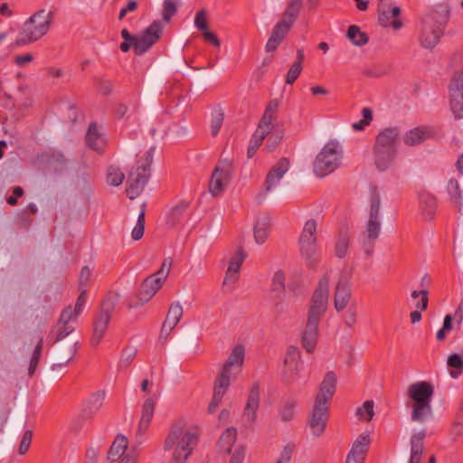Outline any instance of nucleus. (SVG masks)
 <instances>
[{
	"mask_svg": "<svg viewBox=\"0 0 463 463\" xmlns=\"http://www.w3.org/2000/svg\"><path fill=\"white\" fill-rule=\"evenodd\" d=\"M200 430L183 420H175L164 441V450L170 455L169 463H185L197 445Z\"/></svg>",
	"mask_w": 463,
	"mask_h": 463,
	"instance_id": "1",
	"label": "nucleus"
},
{
	"mask_svg": "<svg viewBox=\"0 0 463 463\" xmlns=\"http://www.w3.org/2000/svg\"><path fill=\"white\" fill-rule=\"evenodd\" d=\"M337 378L334 372H327L315 397L313 410L308 421L312 434L320 437L326 430L329 416V405L336 390Z\"/></svg>",
	"mask_w": 463,
	"mask_h": 463,
	"instance_id": "2",
	"label": "nucleus"
},
{
	"mask_svg": "<svg viewBox=\"0 0 463 463\" xmlns=\"http://www.w3.org/2000/svg\"><path fill=\"white\" fill-rule=\"evenodd\" d=\"M53 15V12L51 10L40 9L36 11L24 22L16 43L18 44H27L41 39L50 30Z\"/></svg>",
	"mask_w": 463,
	"mask_h": 463,
	"instance_id": "3",
	"label": "nucleus"
},
{
	"mask_svg": "<svg viewBox=\"0 0 463 463\" xmlns=\"http://www.w3.org/2000/svg\"><path fill=\"white\" fill-rule=\"evenodd\" d=\"M449 20L448 11H431L421 22L420 43L426 49H433L443 35Z\"/></svg>",
	"mask_w": 463,
	"mask_h": 463,
	"instance_id": "4",
	"label": "nucleus"
},
{
	"mask_svg": "<svg viewBox=\"0 0 463 463\" xmlns=\"http://www.w3.org/2000/svg\"><path fill=\"white\" fill-rule=\"evenodd\" d=\"M154 153L155 147L152 146L137 160L136 166L129 172L126 189L129 199L134 200L143 192L150 176V165Z\"/></svg>",
	"mask_w": 463,
	"mask_h": 463,
	"instance_id": "5",
	"label": "nucleus"
},
{
	"mask_svg": "<svg viewBox=\"0 0 463 463\" xmlns=\"http://www.w3.org/2000/svg\"><path fill=\"white\" fill-rule=\"evenodd\" d=\"M56 346L51 356V364L46 372V378L53 381L62 373V369L68 365L77 353L78 340L75 336L61 342H54Z\"/></svg>",
	"mask_w": 463,
	"mask_h": 463,
	"instance_id": "6",
	"label": "nucleus"
},
{
	"mask_svg": "<svg viewBox=\"0 0 463 463\" xmlns=\"http://www.w3.org/2000/svg\"><path fill=\"white\" fill-rule=\"evenodd\" d=\"M342 149L337 141L327 142L314 162V173L317 176L324 177L334 172L340 165Z\"/></svg>",
	"mask_w": 463,
	"mask_h": 463,
	"instance_id": "7",
	"label": "nucleus"
},
{
	"mask_svg": "<svg viewBox=\"0 0 463 463\" xmlns=\"http://www.w3.org/2000/svg\"><path fill=\"white\" fill-rule=\"evenodd\" d=\"M317 227L315 220H308L305 223L298 240L301 256L306 261V266L311 269H316L318 264V258L317 256Z\"/></svg>",
	"mask_w": 463,
	"mask_h": 463,
	"instance_id": "8",
	"label": "nucleus"
},
{
	"mask_svg": "<svg viewBox=\"0 0 463 463\" xmlns=\"http://www.w3.org/2000/svg\"><path fill=\"white\" fill-rule=\"evenodd\" d=\"M380 198L378 194H374L371 200L370 216L366 223V229L363 232V247L367 256H371L374 241L379 237L381 232V222L379 220Z\"/></svg>",
	"mask_w": 463,
	"mask_h": 463,
	"instance_id": "9",
	"label": "nucleus"
},
{
	"mask_svg": "<svg viewBox=\"0 0 463 463\" xmlns=\"http://www.w3.org/2000/svg\"><path fill=\"white\" fill-rule=\"evenodd\" d=\"M329 281L330 276L328 273H326L320 278L317 287L311 298L308 318H318L326 311L329 297Z\"/></svg>",
	"mask_w": 463,
	"mask_h": 463,
	"instance_id": "10",
	"label": "nucleus"
},
{
	"mask_svg": "<svg viewBox=\"0 0 463 463\" xmlns=\"http://www.w3.org/2000/svg\"><path fill=\"white\" fill-rule=\"evenodd\" d=\"M245 348L242 345H236L229 355L228 360L223 364L222 373L217 377L218 380L231 383L241 373L244 363Z\"/></svg>",
	"mask_w": 463,
	"mask_h": 463,
	"instance_id": "11",
	"label": "nucleus"
},
{
	"mask_svg": "<svg viewBox=\"0 0 463 463\" xmlns=\"http://www.w3.org/2000/svg\"><path fill=\"white\" fill-rule=\"evenodd\" d=\"M163 26L159 21H154L141 34L136 35L134 52L137 55L146 52L161 37Z\"/></svg>",
	"mask_w": 463,
	"mask_h": 463,
	"instance_id": "12",
	"label": "nucleus"
},
{
	"mask_svg": "<svg viewBox=\"0 0 463 463\" xmlns=\"http://www.w3.org/2000/svg\"><path fill=\"white\" fill-rule=\"evenodd\" d=\"M303 365L301 354L297 346L290 345L286 352L284 358V382L291 384L299 378V373Z\"/></svg>",
	"mask_w": 463,
	"mask_h": 463,
	"instance_id": "13",
	"label": "nucleus"
},
{
	"mask_svg": "<svg viewBox=\"0 0 463 463\" xmlns=\"http://www.w3.org/2000/svg\"><path fill=\"white\" fill-rule=\"evenodd\" d=\"M232 175V165L226 162L215 167L210 183L209 191L213 196L220 195L228 184Z\"/></svg>",
	"mask_w": 463,
	"mask_h": 463,
	"instance_id": "14",
	"label": "nucleus"
},
{
	"mask_svg": "<svg viewBox=\"0 0 463 463\" xmlns=\"http://www.w3.org/2000/svg\"><path fill=\"white\" fill-rule=\"evenodd\" d=\"M285 273L279 269L275 272L271 280V298L274 299V315H282L284 310L283 298L285 297Z\"/></svg>",
	"mask_w": 463,
	"mask_h": 463,
	"instance_id": "15",
	"label": "nucleus"
},
{
	"mask_svg": "<svg viewBox=\"0 0 463 463\" xmlns=\"http://www.w3.org/2000/svg\"><path fill=\"white\" fill-rule=\"evenodd\" d=\"M260 384L255 383L248 394L247 402L243 411V420L246 425L251 427L257 419V411L260 408Z\"/></svg>",
	"mask_w": 463,
	"mask_h": 463,
	"instance_id": "16",
	"label": "nucleus"
},
{
	"mask_svg": "<svg viewBox=\"0 0 463 463\" xmlns=\"http://www.w3.org/2000/svg\"><path fill=\"white\" fill-rule=\"evenodd\" d=\"M434 389L428 382H418L409 386L407 394L413 404L427 403L431 402Z\"/></svg>",
	"mask_w": 463,
	"mask_h": 463,
	"instance_id": "17",
	"label": "nucleus"
},
{
	"mask_svg": "<svg viewBox=\"0 0 463 463\" xmlns=\"http://www.w3.org/2000/svg\"><path fill=\"white\" fill-rule=\"evenodd\" d=\"M289 168V160L287 157H282L279 162L269 171L265 182L264 190L265 193L270 192L275 188L288 172Z\"/></svg>",
	"mask_w": 463,
	"mask_h": 463,
	"instance_id": "18",
	"label": "nucleus"
},
{
	"mask_svg": "<svg viewBox=\"0 0 463 463\" xmlns=\"http://www.w3.org/2000/svg\"><path fill=\"white\" fill-rule=\"evenodd\" d=\"M163 283L153 274L146 277L138 288L137 298L141 304L148 302L162 288Z\"/></svg>",
	"mask_w": 463,
	"mask_h": 463,
	"instance_id": "19",
	"label": "nucleus"
},
{
	"mask_svg": "<svg viewBox=\"0 0 463 463\" xmlns=\"http://www.w3.org/2000/svg\"><path fill=\"white\" fill-rule=\"evenodd\" d=\"M399 130L397 128H387L376 137L374 147L397 154Z\"/></svg>",
	"mask_w": 463,
	"mask_h": 463,
	"instance_id": "20",
	"label": "nucleus"
},
{
	"mask_svg": "<svg viewBox=\"0 0 463 463\" xmlns=\"http://www.w3.org/2000/svg\"><path fill=\"white\" fill-rule=\"evenodd\" d=\"M351 298V288L347 276L341 275L335 290V307L337 311L343 310Z\"/></svg>",
	"mask_w": 463,
	"mask_h": 463,
	"instance_id": "21",
	"label": "nucleus"
},
{
	"mask_svg": "<svg viewBox=\"0 0 463 463\" xmlns=\"http://www.w3.org/2000/svg\"><path fill=\"white\" fill-rule=\"evenodd\" d=\"M401 14V8L397 5H383L378 9V22L383 27L392 25L395 30L402 27V23L399 19L391 22V17L397 18Z\"/></svg>",
	"mask_w": 463,
	"mask_h": 463,
	"instance_id": "22",
	"label": "nucleus"
},
{
	"mask_svg": "<svg viewBox=\"0 0 463 463\" xmlns=\"http://www.w3.org/2000/svg\"><path fill=\"white\" fill-rule=\"evenodd\" d=\"M317 338L318 320H307L301 333V344L307 353L312 354L315 351Z\"/></svg>",
	"mask_w": 463,
	"mask_h": 463,
	"instance_id": "23",
	"label": "nucleus"
},
{
	"mask_svg": "<svg viewBox=\"0 0 463 463\" xmlns=\"http://www.w3.org/2000/svg\"><path fill=\"white\" fill-rule=\"evenodd\" d=\"M24 345H28L29 347L34 345L28 369V374L33 376L37 369L40 356L43 349V336L39 333L32 334L28 336Z\"/></svg>",
	"mask_w": 463,
	"mask_h": 463,
	"instance_id": "24",
	"label": "nucleus"
},
{
	"mask_svg": "<svg viewBox=\"0 0 463 463\" xmlns=\"http://www.w3.org/2000/svg\"><path fill=\"white\" fill-rule=\"evenodd\" d=\"M246 259V253L241 248H239L229 261L226 270L223 285L235 283L239 279L241 267Z\"/></svg>",
	"mask_w": 463,
	"mask_h": 463,
	"instance_id": "25",
	"label": "nucleus"
},
{
	"mask_svg": "<svg viewBox=\"0 0 463 463\" xmlns=\"http://www.w3.org/2000/svg\"><path fill=\"white\" fill-rule=\"evenodd\" d=\"M156 402L153 398H147L141 410V417L137 425V435L143 436L148 430L155 412Z\"/></svg>",
	"mask_w": 463,
	"mask_h": 463,
	"instance_id": "26",
	"label": "nucleus"
},
{
	"mask_svg": "<svg viewBox=\"0 0 463 463\" xmlns=\"http://www.w3.org/2000/svg\"><path fill=\"white\" fill-rule=\"evenodd\" d=\"M128 447V438L123 434H118L108 451L107 460L110 463L119 460L125 456Z\"/></svg>",
	"mask_w": 463,
	"mask_h": 463,
	"instance_id": "27",
	"label": "nucleus"
},
{
	"mask_svg": "<svg viewBox=\"0 0 463 463\" xmlns=\"http://www.w3.org/2000/svg\"><path fill=\"white\" fill-rule=\"evenodd\" d=\"M86 142L93 150L99 153H102L104 151V147L106 146V137L104 134L99 130L96 123H91L89 126L86 135Z\"/></svg>",
	"mask_w": 463,
	"mask_h": 463,
	"instance_id": "28",
	"label": "nucleus"
},
{
	"mask_svg": "<svg viewBox=\"0 0 463 463\" xmlns=\"http://www.w3.org/2000/svg\"><path fill=\"white\" fill-rule=\"evenodd\" d=\"M431 132L428 128L416 127L405 133L403 142L409 146H418L431 137Z\"/></svg>",
	"mask_w": 463,
	"mask_h": 463,
	"instance_id": "29",
	"label": "nucleus"
},
{
	"mask_svg": "<svg viewBox=\"0 0 463 463\" xmlns=\"http://www.w3.org/2000/svg\"><path fill=\"white\" fill-rule=\"evenodd\" d=\"M426 430H421L411 438V458L409 463H420L423 454Z\"/></svg>",
	"mask_w": 463,
	"mask_h": 463,
	"instance_id": "30",
	"label": "nucleus"
},
{
	"mask_svg": "<svg viewBox=\"0 0 463 463\" xmlns=\"http://www.w3.org/2000/svg\"><path fill=\"white\" fill-rule=\"evenodd\" d=\"M71 335L77 337L71 320H58L51 332V337L54 342H61Z\"/></svg>",
	"mask_w": 463,
	"mask_h": 463,
	"instance_id": "31",
	"label": "nucleus"
},
{
	"mask_svg": "<svg viewBox=\"0 0 463 463\" xmlns=\"http://www.w3.org/2000/svg\"><path fill=\"white\" fill-rule=\"evenodd\" d=\"M298 402L294 399L282 401L278 407V419L284 423L294 420L297 416Z\"/></svg>",
	"mask_w": 463,
	"mask_h": 463,
	"instance_id": "32",
	"label": "nucleus"
},
{
	"mask_svg": "<svg viewBox=\"0 0 463 463\" xmlns=\"http://www.w3.org/2000/svg\"><path fill=\"white\" fill-rule=\"evenodd\" d=\"M289 30L290 29L285 26L284 24H279L278 22L272 30L271 35L268 39L265 46L266 51L268 52L276 51Z\"/></svg>",
	"mask_w": 463,
	"mask_h": 463,
	"instance_id": "33",
	"label": "nucleus"
},
{
	"mask_svg": "<svg viewBox=\"0 0 463 463\" xmlns=\"http://www.w3.org/2000/svg\"><path fill=\"white\" fill-rule=\"evenodd\" d=\"M105 399L104 392L92 394L87 401L81 417L91 419L102 407Z\"/></svg>",
	"mask_w": 463,
	"mask_h": 463,
	"instance_id": "34",
	"label": "nucleus"
},
{
	"mask_svg": "<svg viewBox=\"0 0 463 463\" xmlns=\"http://www.w3.org/2000/svg\"><path fill=\"white\" fill-rule=\"evenodd\" d=\"M279 101L278 99H271L265 111L260 120L258 125L259 128H263L269 132L271 131L273 128V121L276 118V113L279 109Z\"/></svg>",
	"mask_w": 463,
	"mask_h": 463,
	"instance_id": "35",
	"label": "nucleus"
},
{
	"mask_svg": "<svg viewBox=\"0 0 463 463\" xmlns=\"http://www.w3.org/2000/svg\"><path fill=\"white\" fill-rule=\"evenodd\" d=\"M301 6L302 0H291L279 23L284 24L285 26L290 29L299 14Z\"/></svg>",
	"mask_w": 463,
	"mask_h": 463,
	"instance_id": "36",
	"label": "nucleus"
},
{
	"mask_svg": "<svg viewBox=\"0 0 463 463\" xmlns=\"http://www.w3.org/2000/svg\"><path fill=\"white\" fill-rule=\"evenodd\" d=\"M229 386L230 384L226 383V382L224 383L222 381L216 379L214 383L213 395L207 409L208 413L212 414L216 411Z\"/></svg>",
	"mask_w": 463,
	"mask_h": 463,
	"instance_id": "37",
	"label": "nucleus"
},
{
	"mask_svg": "<svg viewBox=\"0 0 463 463\" xmlns=\"http://www.w3.org/2000/svg\"><path fill=\"white\" fill-rule=\"evenodd\" d=\"M433 417V411L430 402L417 403L412 405L411 420L417 422H425Z\"/></svg>",
	"mask_w": 463,
	"mask_h": 463,
	"instance_id": "38",
	"label": "nucleus"
},
{
	"mask_svg": "<svg viewBox=\"0 0 463 463\" xmlns=\"http://www.w3.org/2000/svg\"><path fill=\"white\" fill-rule=\"evenodd\" d=\"M420 205L426 219L430 220L437 208L436 198L428 192H421L419 196Z\"/></svg>",
	"mask_w": 463,
	"mask_h": 463,
	"instance_id": "39",
	"label": "nucleus"
},
{
	"mask_svg": "<svg viewBox=\"0 0 463 463\" xmlns=\"http://www.w3.org/2000/svg\"><path fill=\"white\" fill-rule=\"evenodd\" d=\"M374 163L378 170L384 171L393 162L396 153L373 146Z\"/></svg>",
	"mask_w": 463,
	"mask_h": 463,
	"instance_id": "40",
	"label": "nucleus"
},
{
	"mask_svg": "<svg viewBox=\"0 0 463 463\" xmlns=\"http://www.w3.org/2000/svg\"><path fill=\"white\" fill-rule=\"evenodd\" d=\"M86 301L87 289L83 288L81 289L80 296L77 298L74 309L72 310L71 307H68L66 309L62 311L60 318H74L79 317L82 312Z\"/></svg>",
	"mask_w": 463,
	"mask_h": 463,
	"instance_id": "41",
	"label": "nucleus"
},
{
	"mask_svg": "<svg viewBox=\"0 0 463 463\" xmlns=\"http://www.w3.org/2000/svg\"><path fill=\"white\" fill-rule=\"evenodd\" d=\"M370 443V435L367 433H363L359 435L357 439L354 441L350 452L358 455L365 459V456L368 452Z\"/></svg>",
	"mask_w": 463,
	"mask_h": 463,
	"instance_id": "42",
	"label": "nucleus"
},
{
	"mask_svg": "<svg viewBox=\"0 0 463 463\" xmlns=\"http://www.w3.org/2000/svg\"><path fill=\"white\" fill-rule=\"evenodd\" d=\"M269 133L270 132L257 127V129L254 132L247 149V156L249 158L252 157L255 155V153L262 144L263 140Z\"/></svg>",
	"mask_w": 463,
	"mask_h": 463,
	"instance_id": "43",
	"label": "nucleus"
},
{
	"mask_svg": "<svg viewBox=\"0 0 463 463\" xmlns=\"http://www.w3.org/2000/svg\"><path fill=\"white\" fill-rule=\"evenodd\" d=\"M189 205L190 203L188 201H180L170 210L167 215V223L171 226H175L176 223H178Z\"/></svg>",
	"mask_w": 463,
	"mask_h": 463,
	"instance_id": "44",
	"label": "nucleus"
},
{
	"mask_svg": "<svg viewBox=\"0 0 463 463\" xmlns=\"http://www.w3.org/2000/svg\"><path fill=\"white\" fill-rule=\"evenodd\" d=\"M449 108L457 119L463 118V93L449 92Z\"/></svg>",
	"mask_w": 463,
	"mask_h": 463,
	"instance_id": "45",
	"label": "nucleus"
},
{
	"mask_svg": "<svg viewBox=\"0 0 463 463\" xmlns=\"http://www.w3.org/2000/svg\"><path fill=\"white\" fill-rule=\"evenodd\" d=\"M109 327V320H95L92 326L90 343L97 346L102 340Z\"/></svg>",
	"mask_w": 463,
	"mask_h": 463,
	"instance_id": "46",
	"label": "nucleus"
},
{
	"mask_svg": "<svg viewBox=\"0 0 463 463\" xmlns=\"http://www.w3.org/2000/svg\"><path fill=\"white\" fill-rule=\"evenodd\" d=\"M237 439V430L233 427L228 428L222 434L219 439V446L221 449H224L226 454H229L232 451V447L234 444Z\"/></svg>",
	"mask_w": 463,
	"mask_h": 463,
	"instance_id": "47",
	"label": "nucleus"
},
{
	"mask_svg": "<svg viewBox=\"0 0 463 463\" xmlns=\"http://www.w3.org/2000/svg\"><path fill=\"white\" fill-rule=\"evenodd\" d=\"M269 236V219H258L254 226V239L258 244H262Z\"/></svg>",
	"mask_w": 463,
	"mask_h": 463,
	"instance_id": "48",
	"label": "nucleus"
},
{
	"mask_svg": "<svg viewBox=\"0 0 463 463\" xmlns=\"http://www.w3.org/2000/svg\"><path fill=\"white\" fill-rule=\"evenodd\" d=\"M447 191L452 203L457 205L458 212H460L462 208V191L458 180L450 179L447 184Z\"/></svg>",
	"mask_w": 463,
	"mask_h": 463,
	"instance_id": "49",
	"label": "nucleus"
},
{
	"mask_svg": "<svg viewBox=\"0 0 463 463\" xmlns=\"http://www.w3.org/2000/svg\"><path fill=\"white\" fill-rule=\"evenodd\" d=\"M347 37L356 46H364L368 43V36L363 33L357 25H350L347 30Z\"/></svg>",
	"mask_w": 463,
	"mask_h": 463,
	"instance_id": "50",
	"label": "nucleus"
},
{
	"mask_svg": "<svg viewBox=\"0 0 463 463\" xmlns=\"http://www.w3.org/2000/svg\"><path fill=\"white\" fill-rule=\"evenodd\" d=\"M125 179V175L121 169L115 165H109L107 169V183L112 186L120 185Z\"/></svg>",
	"mask_w": 463,
	"mask_h": 463,
	"instance_id": "51",
	"label": "nucleus"
},
{
	"mask_svg": "<svg viewBox=\"0 0 463 463\" xmlns=\"http://www.w3.org/2000/svg\"><path fill=\"white\" fill-rule=\"evenodd\" d=\"M350 237L347 232H341L337 237L335 245V255L338 258H344L348 250Z\"/></svg>",
	"mask_w": 463,
	"mask_h": 463,
	"instance_id": "52",
	"label": "nucleus"
},
{
	"mask_svg": "<svg viewBox=\"0 0 463 463\" xmlns=\"http://www.w3.org/2000/svg\"><path fill=\"white\" fill-rule=\"evenodd\" d=\"M462 320H444L442 327L437 332L436 338L438 341L446 339L447 335L454 328L459 329Z\"/></svg>",
	"mask_w": 463,
	"mask_h": 463,
	"instance_id": "53",
	"label": "nucleus"
},
{
	"mask_svg": "<svg viewBox=\"0 0 463 463\" xmlns=\"http://www.w3.org/2000/svg\"><path fill=\"white\" fill-rule=\"evenodd\" d=\"M373 406V401L364 402L361 407L357 408L356 415L360 420L370 421L374 415Z\"/></svg>",
	"mask_w": 463,
	"mask_h": 463,
	"instance_id": "54",
	"label": "nucleus"
},
{
	"mask_svg": "<svg viewBox=\"0 0 463 463\" xmlns=\"http://www.w3.org/2000/svg\"><path fill=\"white\" fill-rule=\"evenodd\" d=\"M145 211H146V205L142 204L141 212L137 217V222L136 226L134 227L131 236L134 241L140 240L145 232Z\"/></svg>",
	"mask_w": 463,
	"mask_h": 463,
	"instance_id": "55",
	"label": "nucleus"
},
{
	"mask_svg": "<svg viewBox=\"0 0 463 463\" xmlns=\"http://www.w3.org/2000/svg\"><path fill=\"white\" fill-rule=\"evenodd\" d=\"M449 92L463 93V69L452 76L449 84Z\"/></svg>",
	"mask_w": 463,
	"mask_h": 463,
	"instance_id": "56",
	"label": "nucleus"
},
{
	"mask_svg": "<svg viewBox=\"0 0 463 463\" xmlns=\"http://www.w3.org/2000/svg\"><path fill=\"white\" fill-rule=\"evenodd\" d=\"M224 120V114L221 110L214 111L212 114L211 120V134L213 137H216L222 128Z\"/></svg>",
	"mask_w": 463,
	"mask_h": 463,
	"instance_id": "57",
	"label": "nucleus"
},
{
	"mask_svg": "<svg viewBox=\"0 0 463 463\" xmlns=\"http://www.w3.org/2000/svg\"><path fill=\"white\" fill-rule=\"evenodd\" d=\"M363 119L355 122L352 125V128L355 131H360L364 129L366 126L370 124L373 119V111L369 108H364L362 110Z\"/></svg>",
	"mask_w": 463,
	"mask_h": 463,
	"instance_id": "58",
	"label": "nucleus"
},
{
	"mask_svg": "<svg viewBox=\"0 0 463 463\" xmlns=\"http://www.w3.org/2000/svg\"><path fill=\"white\" fill-rule=\"evenodd\" d=\"M177 12V7L173 0H165L163 5L162 16L165 24L169 23L171 18Z\"/></svg>",
	"mask_w": 463,
	"mask_h": 463,
	"instance_id": "59",
	"label": "nucleus"
},
{
	"mask_svg": "<svg viewBox=\"0 0 463 463\" xmlns=\"http://www.w3.org/2000/svg\"><path fill=\"white\" fill-rule=\"evenodd\" d=\"M137 355V349L135 347H127L123 350L119 360V366L127 368L130 365L132 361Z\"/></svg>",
	"mask_w": 463,
	"mask_h": 463,
	"instance_id": "60",
	"label": "nucleus"
},
{
	"mask_svg": "<svg viewBox=\"0 0 463 463\" xmlns=\"http://www.w3.org/2000/svg\"><path fill=\"white\" fill-rule=\"evenodd\" d=\"M302 70H303V65H300L299 61L293 62V64L290 66V68L287 73L286 83L292 85L297 80V79L299 77Z\"/></svg>",
	"mask_w": 463,
	"mask_h": 463,
	"instance_id": "61",
	"label": "nucleus"
},
{
	"mask_svg": "<svg viewBox=\"0 0 463 463\" xmlns=\"http://www.w3.org/2000/svg\"><path fill=\"white\" fill-rule=\"evenodd\" d=\"M411 298L413 299H418L420 298V300L415 304V307L417 309L424 310L428 307V291L426 289H422L420 291L414 290L411 293Z\"/></svg>",
	"mask_w": 463,
	"mask_h": 463,
	"instance_id": "62",
	"label": "nucleus"
},
{
	"mask_svg": "<svg viewBox=\"0 0 463 463\" xmlns=\"http://www.w3.org/2000/svg\"><path fill=\"white\" fill-rule=\"evenodd\" d=\"M172 264H173V260L171 258L165 259L163 260V263H162L159 270H157L153 275H155L157 279H160V280L162 282H164L170 272Z\"/></svg>",
	"mask_w": 463,
	"mask_h": 463,
	"instance_id": "63",
	"label": "nucleus"
},
{
	"mask_svg": "<svg viewBox=\"0 0 463 463\" xmlns=\"http://www.w3.org/2000/svg\"><path fill=\"white\" fill-rule=\"evenodd\" d=\"M194 25L202 32L208 30L207 11L205 9H202L196 14Z\"/></svg>",
	"mask_w": 463,
	"mask_h": 463,
	"instance_id": "64",
	"label": "nucleus"
}]
</instances>
